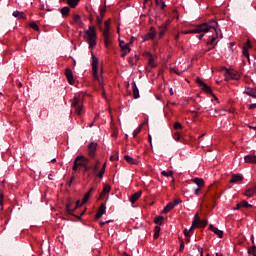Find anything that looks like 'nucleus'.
Wrapping results in <instances>:
<instances>
[{"label":"nucleus","instance_id":"12","mask_svg":"<svg viewBox=\"0 0 256 256\" xmlns=\"http://www.w3.org/2000/svg\"><path fill=\"white\" fill-rule=\"evenodd\" d=\"M65 75H66V79H67L69 85H74L75 78H73V71H71V69H69V68H66Z\"/></svg>","mask_w":256,"mask_h":256},{"label":"nucleus","instance_id":"63","mask_svg":"<svg viewBox=\"0 0 256 256\" xmlns=\"http://www.w3.org/2000/svg\"><path fill=\"white\" fill-rule=\"evenodd\" d=\"M200 189H201V188H198V187H197V188L194 190V194H195V195H199Z\"/></svg>","mask_w":256,"mask_h":256},{"label":"nucleus","instance_id":"7","mask_svg":"<svg viewBox=\"0 0 256 256\" xmlns=\"http://www.w3.org/2000/svg\"><path fill=\"white\" fill-rule=\"evenodd\" d=\"M240 79H241V76L239 75V73L226 69L225 81H231V80L239 81Z\"/></svg>","mask_w":256,"mask_h":256},{"label":"nucleus","instance_id":"53","mask_svg":"<svg viewBox=\"0 0 256 256\" xmlns=\"http://www.w3.org/2000/svg\"><path fill=\"white\" fill-rule=\"evenodd\" d=\"M191 229H193V228H190V229L185 228V229H184V235H185V237H189V233H191Z\"/></svg>","mask_w":256,"mask_h":256},{"label":"nucleus","instance_id":"26","mask_svg":"<svg viewBox=\"0 0 256 256\" xmlns=\"http://www.w3.org/2000/svg\"><path fill=\"white\" fill-rule=\"evenodd\" d=\"M256 193V187H252V188H249L245 191L244 195L246 197H253V195H255Z\"/></svg>","mask_w":256,"mask_h":256},{"label":"nucleus","instance_id":"30","mask_svg":"<svg viewBox=\"0 0 256 256\" xmlns=\"http://www.w3.org/2000/svg\"><path fill=\"white\" fill-rule=\"evenodd\" d=\"M193 183H195V185H197L198 188L203 187V185H205V181L201 178H195L193 180Z\"/></svg>","mask_w":256,"mask_h":256},{"label":"nucleus","instance_id":"22","mask_svg":"<svg viewBox=\"0 0 256 256\" xmlns=\"http://www.w3.org/2000/svg\"><path fill=\"white\" fill-rule=\"evenodd\" d=\"M245 93H246V95H249L250 97H253L254 99H256V89L247 87L245 89Z\"/></svg>","mask_w":256,"mask_h":256},{"label":"nucleus","instance_id":"47","mask_svg":"<svg viewBox=\"0 0 256 256\" xmlns=\"http://www.w3.org/2000/svg\"><path fill=\"white\" fill-rule=\"evenodd\" d=\"M242 53L244 57H247L249 59V50L245 47H243Z\"/></svg>","mask_w":256,"mask_h":256},{"label":"nucleus","instance_id":"38","mask_svg":"<svg viewBox=\"0 0 256 256\" xmlns=\"http://www.w3.org/2000/svg\"><path fill=\"white\" fill-rule=\"evenodd\" d=\"M110 33H107V36H105V34H103V38H104V43L106 45V47H108V45H111V40L109 39Z\"/></svg>","mask_w":256,"mask_h":256},{"label":"nucleus","instance_id":"4","mask_svg":"<svg viewBox=\"0 0 256 256\" xmlns=\"http://www.w3.org/2000/svg\"><path fill=\"white\" fill-rule=\"evenodd\" d=\"M71 107L75 109L76 114L81 115L83 111V98L74 96L73 99L71 100Z\"/></svg>","mask_w":256,"mask_h":256},{"label":"nucleus","instance_id":"52","mask_svg":"<svg viewBox=\"0 0 256 256\" xmlns=\"http://www.w3.org/2000/svg\"><path fill=\"white\" fill-rule=\"evenodd\" d=\"M3 199H4L3 193H0V209H3Z\"/></svg>","mask_w":256,"mask_h":256},{"label":"nucleus","instance_id":"42","mask_svg":"<svg viewBox=\"0 0 256 256\" xmlns=\"http://www.w3.org/2000/svg\"><path fill=\"white\" fill-rule=\"evenodd\" d=\"M179 241H180L179 251L180 253H183V251H185V242H183V238H179Z\"/></svg>","mask_w":256,"mask_h":256},{"label":"nucleus","instance_id":"64","mask_svg":"<svg viewBox=\"0 0 256 256\" xmlns=\"http://www.w3.org/2000/svg\"><path fill=\"white\" fill-rule=\"evenodd\" d=\"M218 115H225V110H219Z\"/></svg>","mask_w":256,"mask_h":256},{"label":"nucleus","instance_id":"1","mask_svg":"<svg viewBox=\"0 0 256 256\" xmlns=\"http://www.w3.org/2000/svg\"><path fill=\"white\" fill-rule=\"evenodd\" d=\"M215 25H217V21L210 20L208 22H205V23H202V24L196 26L193 29L184 30V31H181L180 33L182 35H189V34H193V33H209V30L214 29Z\"/></svg>","mask_w":256,"mask_h":256},{"label":"nucleus","instance_id":"34","mask_svg":"<svg viewBox=\"0 0 256 256\" xmlns=\"http://www.w3.org/2000/svg\"><path fill=\"white\" fill-rule=\"evenodd\" d=\"M164 217L163 216H157L154 218V223L156 225H163V221H164Z\"/></svg>","mask_w":256,"mask_h":256},{"label":"nucleus","instance_id":"21","mask_svg":"<svg viewBox=\"0 0 256 256\" xmlns=\"http://www.w3.org/2000/svg\"><path fill=\"white\" fill-rule=\"evenodd\" d=\"M73 21L77 27H83V20H81V16L79 14L74 15Z\"/></svg>","mask_w":256,"mask_h":256},{"label":"nucleus","instance_id":"44","mask_svg":"<svg viewBox=\"0 0 256 256\" xmlns=\"http://www.w3.org/2000/svg\"><path fill=\"white\" fill-rule=\"evenodd\" d=\"M169 25H171V20H166L165 23L162 24V29H164V31H167Z\"/></svg>","mask_w":256,"mask_h":256},{"label":"nucleus","instance_id":"32","mask_svg":"<svg viewBox=\"0 0 256 256\" xmlns=\"http://www.w3.org/2000/svg\"><path fill=\"white\" fill-rule=\"evenodd\" d=\"M76 161H79V163H85L87 165V163H89V158L81 155L76 157Z\"/></svg>","mask_w":256,"mask_h":256},{"label":"nucleus","instance_id":"27","mask_svg":"<svg viewBox=\"0 0 256 256\" xmlns=\"http://www.w3.org/2000/svg\"><path fill=\"white\" fill-rule=\"evenodd\" d=\"M172 209H175V207L173 206L172 202H169L162 210V213L167 214L169 211H172Z\"/></svg>","mask_w":256,"mask_h":256},{"label":"nucleus","instance_id":"51","mask_svg":"<svg viewBox=\"0 0 256 256\" xmlns=\"http://www.w3.org/2000/svg\"><path fill=\"white\" fill-rule=\"evenodd\" d=\"M171 203H172L173 207H177V205H179V203H181V199H176Z\"/></svg>","mask_w":256,"mask_h":256},{"label":"nucleus","instance_id":"39","mask_svg":"<svg viewBox=\"0 0 256 256\" xmlns=\"http://www.w3.org/2000/svg\"><path fill=\"white\" fill-rule=\"evenodd\" d=\"M161 175H162L163 177H173V171H171V170H169V171L163 170V171L161 172Z\"/></svg>","mask_w":256,"mask_h":256},{"label":"nucleus","instance_id":"24","mask_svg":"<svg viewBox=\"0 0 256 256\" xmlns=\"http://www.w3.org/2000/svg\"><path fill=\"white\" fill-rule=\"evenodd\" d=\"M104 25H105V28H104V30H103V35H105V37H107V33H110V32H109V29H110V27H111V20H106V21L104 22Z\"/></svg>","mask_w":256,"mask_h":256},{"label":"nucleus","instance_id":"18","mask_svg":"<svg viewBox=\"0 0 256 256\" xmlns=\"http://www.w3.org/2000/svg\"><path fill=\"white\" fill-rule=\"evenodd\" d=\"M209 229H210V231H213L214 234L219 237V239L223 238V231L222 230H219L218 228H216L212 224H210Z\"/></svg>","mask_w":256,"mask_h":256},{"label":"nucleus","instance_id":"48","mask_svg":"<svg viewBox=\"0 0 256 256\" xmlns=\"http://www.w3.org/2000/svg\"><path fill=\"white\" fill-rule=\"evenodd\" d=\"M104 16H97V25H102Z\"/></svg>","mask_w":256,"mask_h":256},{"label":"nucleus","instance_id":"55","mask_svg":"<svg viewBox=\"0 0 256 256\" xmlns=\"http://www.w3.org/2000/svg\"><path fill=\"white\" fill-rule=\"evenodd\" d=\"M174 139L176 141H179V139H181V134H179L178 132L174 134Z\"/></svg>","mask_w":256,"mask_h":256},{"label":"nucleus","instance_id":"61","mask_svg":"<svg viewBox=\"0 0 256 256\" xmlns=\"http://www.w3.org/2000/svg\"><path fill=\"white\" fill-rule=\"evenodd\" d=\"M205 33L207 32H201L200 35L198 36V39H203V37H205Z\"/></svg>","mask_w":256,"mask_h":256},{"label":"nucleus","instance_id":"2","mask_svg":"<svg viewBox=\"0 0 256 256\" xmlns=\"http://www.w3.org/2000/svg\"><path fill=\"white\" fill-rule=\"evenodd\" d=\"M218 27H219V23H217L216 21V25L214 26V28H210L208 30V33L209 31L211 33H215L214 35H212L211 39L207 42V45L212 46L210 49H215V47L219 43V40L217 39H223V33H221V29H218Z\"/></svg>","mask_w":256,"mask_h":256},{"label":"nucleus","instance_id":"46","mask_svg":"<svg viewBox=\"0 0 256 256\" xmlns=\"http://www.w3.org/2000/svg\"><path fill=\"white\" fill-rule=\"evenodd\" d=\"M82 205H83V202L81 203L80 200H77V201H76V205H75V207L73 208L74 211H77V209H79V207H81Z\"/></svg>","mask_w":256,"mask_h":256},{"label":"nucleus","instance_id":"40","mask_svg":"<svg viewBox=\"0 0 256 256\" xmlns=\"http://www.w3.org/2000/svg\"><path fill=\"white\" fill-rule=\"evenodd\" d=\"M195 220L192 222V226L191 229H193V227H197V225H199V214H195Z\"/></svg>","mask_w":256,"mask_h":256},{"label":"nucleus","instance_id":"29","mask_svg":"<svg viewBox=\"0 0 256 256\" xmlns=\"http://www.w3.org/2000/svg\"><path fill=\"white\" fill-rule=\"evenodd\" d=\"M111 191V186L109 185H104V188L102 190V192L100 193V197H105V195H107V193H110Z\"/></svg>","mask_w":256,"mask_h":256},{"label":"nucleus","instance_id":"28","mask_svg":"<svg viewBox=\"0 0 256 256\" xmlns=\"http://www.w3.org/2000/svg\"><path fill=\"white\" fill-rule=\"evenodd\" d=\"M80 0H67V4L71 9H75L79 5Z\"/></svg>","mask_w":256,"mask_h":256},{"label":"nucleus","instance_id":"36","mask_svg":"<svg viewBox=\"0 0 256 256\" xmlns=\"http://www.w3.org/2000/svg\"><path fill=\"white\" fill-rule=\"evenodd\" d=\"M155 1H156V5L160 7V9H165V7H167V4H165V1L163 0H155Z\"/></svg>","mask_w":256,"mask_h":256},{"label":"nucleus","instance_id":"57","mask_svg":"<svg viewBox=\"0 0 256 256\" xmlns=\"http://www.w3.org/2000/svg\"><path fill=\"white\" fill-rule=\"evenodd\" d=\"M73 181H75V176H72V177L70 178V181H69V183H68V186H69V187H71V185L73 184Z\"/></svg>","mask_w":256,"mask_h":256},{"label":"nucleus","instance_id":"56","mask_svg":"<svg viewBox=\"0 0 256 256\" xmlns=\"http://www.w3.org/2000/svg\"><path fill=\"white\" fill-rule=\"evenodd\" d=\"M241 202L236 204V207L234 208V211H239L241 209Z\"/></svg>","mask_w":256,"mask_h":256},{"label":"nucleus","instance_id":"19","mask_svg":"<svg viewBox=\"0 0 256 256\" xmlns=\"http://www.w3.org/2000/svg\"><path fill=\"white\" fill-rule=\"evenodd\" d=\"M243 181V176L240 174H233L230 183H241Z\"/></svg>","mask_w":256,"mask_h":256},{"label":"nucleus","instance_id":"33","mask_svg":"<svg viewBox=\"0 0 256 256\" xmlns=\"http://www.w3.org/2000/svg\"><path fill=\"white\" fill-rule=\"evenodd\" d=\"M249 256H256V246L253 245L247 250Z\"/></svg>","mask_w":256,"mask_h":256},{"label":"nucleus","instance_id":"17","mask_svg":"<svg viewBox=\"0 0 256 256\" xmlns=\"http://www.w3.org/2000/svg\"><path fill=\"white\" fill-rule=\"evenodd\" d=\"M244 161H245V163H250L252 165H256V155H251V154L246 155L244 157Z\"/></svg>","mask_w":256,"mask_h":256},{"label":"nucleus","instance_id":"49","mask_svg":"<svg viewBox=\"0 0 256 256\" xmlns=\"http://www.w3.org/2000/svg\"><path fill=\"white\" fill-rule=\"evenodd\" d=\"M174 129H176V130H178V129H183V125H181V123H179V122H176V123L174 124Z\"/></svg>","mask_w":256,"mask_h":256},{"label":"nucleus","instance_id":"8","mask_svg":"<svg viewBox=\"0 0 256 256\" xmlns=\"http://www.w3.org/2000/svg\"><path fill=\"white\" fill-rule=\"evenodd\" d=\"M196 83L199 87H201V89H202V91H204V93L213 95V90L211 89V87H209V85H207L205 82H203V80H201V78H197Z\"/></svg>","mask_w":256,"mask_h":256},{"label":"nucleus","instance_id":"9","mask_svg":"<svg viewBox=\"0 0 256 256\" xmlns=\"http://www.w3.org/2000/svg\"><path fill=\"white\" fill-rule=\"evenodd\" d=\"M99 144H97L96 142H90L88 144V155L91 159H94L96 153H97V147Z\"/></svg>","mask_w":256,"mask_h":256},{"label":"nucleus","instance_id":"37","mask_svg":"<svg viewBox=\"0 0 256 256\" xmlns=\"http://www.w3.org/2000/svg\"><path fill=\"white\" fill-rule=\"evenodd\" d=\"M89 197H91V191H88V192L84 195V197H83V199H82V205H85V203H87V201H89Z\"/></svg>","mask_w":256,"mask_h":256},{"label":"nucleus","instance_id":"50","mask_svg":"<svg viewBox=\"0 0 256 256\" xmlns=\"http://www.w3.org/2000/svg\"><path fill=\"white\" fill-rule=\"evenodd\" d=\"M148 63L151 67H155V59H153V57L149 58Z\"/></svg>","mask_w":256,"mask_h":256},{"label":"nucleus","instance_id":"20","mask_svg":"<svg viewBox=\"0 0 256 256\" xmlns=\"http://www.w3.org/2000/svg\"><path fill=\"white\" fill-rule=\"evenodd\" d=\"M13 17H17L18 19H27V15H25V12H21L19 10H16L12 13Z\"/></svg>","mask_w":256,"mask_h":256},{"label":"nucleus","instance_id":"25","mask_svg":"<svg viewBox=\"0 0 256 256\" xmlns=\"http://www.w3.org/2000/svg\"><path fill=\"white\" fill-rule=\"evenodd\" d=\"M70 11H71V9L69 8V6H65V7L61 8L60 13H61L62 17H69Z\"/></svg>","mask_w":256,"mask_h":256},{"label":"nucleus","instance_id":"10","mask_svg":"<svg viewBox=\"0 0 256 256\" xmlns=\"http://www.w3.org/2000/svg\"><path fill=\"white\" fill-rule=\"evenodd\" d=\"M79 165H83L84 166L85 173H89V171H91V167H89L88 164H85L83 162H79V160H77V158L74 159V165L72 167V170L73 171H77V169H79Z\"/></svg>","mask_w":256,"mask_h":256},{"label":"nucleus","instance_id":"45","mask_svg":"<svg viewBox=\"0 0 256 256\" xmlns=\"http://www.w3.org/2000/svg\"><path fill=\"white\" fill-rule=\"evenodd\" d=\"M30 27L31 29H34V31H39V26L34 22L30 23Z\"/></svg>","mask_w":256,"mask_h":256},{"label":"nucleus","instance_id":"43","mask_svg":"<svg viewBox=\"0 0 256 256\" xmlns=\"http://www.w3.org/2000/svg\"><path fill=\"white\" fill-rule=\"evenodd\" d=\"M142 125H139L132 133L133 137H135L136 135H139V133H141V129H142Z\"/></svg>","mask_w":256,"mask_h":256},{"label":"nucleus","instance_id":"14","mask_svg":"<svg viewBox=\"0 0 256 256\" xmlns=\"http://www.w3.org/2000/svg\"><path fill=\"white\" fill-rule=\"evenodd\" d=\"M119 45H120L121 51H126V53H131V48L129 47L131 43L125 44V41L120 40Z\"/></svg>","mask_w":256,"mask_h":256},{"label":"nucleus","instance_id":"41","mask_svg":"<svg viewBox=\"0 0 256 256\" xmlns=\"http://www.w3.org/2000/svg\"><path fill=\"white\" fill-rule=\"evenodd\" d=\"M240 205H241L242 207H244L245 209H249V208L253 207V205L249 204V202H247V201H245V200H243L242 202H240Z\"/></svg>","mask_w":256,"mask_h":256},{"label":"nucleus","instance_id":"31","mask_svg":"<svg viewBox=\"0 0 256 256\" xmlns=\"http://www.w3.org/2000/svg\"><path fill=\"white\" fill-rule=\"evenodd\" d=\"M105 169H107V163H104V164L102 165L101 170H100L99 173L97 174V177H98L99 179H103V175H105Z\"/></svg>","mask_w":256,"mask_h":256},{"label":"nucleus","instance_id":"3","mask_svg":"<svg viewBox=\"0 0 256 256\" xmlns=\"http://www.w3.org/2000/svg\"><path fill=\"white\" fill-rule=\"evenodd\" d=\"M84 34L86 35L88 39V45L93 49L95 45H97V32L95 31V27L89 26V29L84 31Z\"/></svg>","mask_w":256,"mask_h":256},{"label":"nucleus","instance_id":"54","mask_svg":"<svg viewBox=\"0 0 256 256\" xmlns=\"http://www.w3.org/2000/svg\"><path fill=\"white\" fill-rule=\"evenodd\" d=\"M106 12H107V10L105 8H101L100 9V17H105Z\"/></svg>","mask_w":256,"mask_h":256},{"label":"nucleus","instance_id":"15","mask_svg":"<svg viewBox=\"0 0 256 256\" xmlns=\"http://www.w3.org/2000/svg\"><path fill=\"white\" fill-rule=\"evenodd\" d=\"M131 85H132L133 98L139 99L140 95H139V88L137 87V83L133 81Z\"/></svg>","mask_w":256,"mask_h":256},{"label":"nucleus","instance_id":"60","mask_svg":"<svg viewBox=\"0 0 256 256\" xmlns=\"http://www.w3.org/2000/svg\"><path fill=\"white\" fill-rule=\"evenodd\" d=\"M248 109H256V103L250 104Z\"/></svg>","mask_w":256,"mask_h":256},{"label":"nucleus","instance_id":"23","mask_svg":"<svg viewBox=\"0 0 256 256\" xmlns=\"http://www.w3.org/2000/svg\"><path fill=\"white\" fill-rule=\"evenodd\" d=\"M124 159L126 162L129 163V165H137V163H139V161L135 160V158L129 156V155H125Z\"/></svg>","mask_w":256,"mask_h":256},{"label":"nucleus","instance_id":"13","mask_svg":"<svg viewBox=\"0 0 256 256\" xmlns=\"http://www.w3.org/2000/svg\"><path fill=\"white\" fill-rule=\"evenodd\" d=\"M157 36V31H155V28H151L149 32L144 36V41H149L151 39H155Z\"/></svg>","mask_w":256,"mask_h":256},{"label":"nucleus","instance_id":"16","mask_svg":"<svg viewBox=\"0 0 256 256\" xmlns=\"http://www.w3.org/2000/svg\"><path fill=\"white\" fill-rule=\"evenodd\" d=\"M143 195L142 191L135 192L131 197H130V203L135 204L139 200V198Z\"/></svg>","mask_w":256,"mask_h":256},{"label":"nucleus","instance_id":"5","mask_svg":"<svg viewBox=\"0 0 256 256\" xmlns=\"http://www.w3.org/2000/svg\"><path fill=\"white\" fill-rule=\"evenodd\" d=\"M99 58H97V56L92 54V73H93V77L96 80H99Z\"/></svg>","mask_w":256,"mask_h":256},{"label":"nucleus","instance_id":"11","mask_svg":"<svg viewBox=\"0 0 256 256\" xmlns=\"http://www.w3.org/2000/svg\"><path fill=\"white\" fill-rule=\"evenodd\" d=\"M107 211V204L106 203H102L95 215L96 219H101V217H103V215H105V212Z\"/></svg>","mask_w":256,"mask_h":256},{"label":"nucleus","instance_id":"35","mask_svg":"<svg viewBox=\"0 0 256 256\" xmlns=\"http://www.w3.org/2000/svg\"><path fill=\"white\" fill-rule=\"evenodd\" d=\"M89 167H90V171L92 170V175L97 177V175H99V173H97V171H99V166L93 165V166H89Z\"/></svg>","mask_w":256,"mask_h":256},{"label":"nucleus","instance_id":"58","mask_svg":"<svg viewBox=\"0 0 256 256\" xmlns=\"http://www.w3.org/2000/svg\"><path fill=\"white\" fill-rule=\"evenodd\" d=\"M155 233H161V227L155 226Z\"/></svg>","mask_w":256,"mask_h":256},{"label":"nucleus","instance_id":"62","mask_svg":"<svg viewBox=\"0 0 256 256\" xmlns=\"http://www.w3.org/2000/svg\"><path fill=\"white\" fill-rule=\"evenodd\" d=\"M148 141L150 143V145H153V138L151 137V135L148 136Z\"/></svg>","mask_w":256,"mask_h":256},{"label":"nucleus","instance_id":"59","mask_svg":"<svg viewBox=\"0 0 256 256\" xmlns=\"http://www.w3.org/2000/svg\"><path fill=\"white\" fill-rule=\"evenodd\" d=\"M129 52H127V50H122V54L121 57H126L128 55Z\"/></svg>","mask_w":256,"mask_h":256},{"label":"nucleus","instance_id":"6","mask_svg":"<svg viewBox=\"0 0 256 256\" xmlns=\"http://www.w3.org/2000/svg\"><path fill=\"white\" fill-rule=\"evenodd\" d=\"M71 205H73V200H68L66 203L65 213H67L68 215H73V217H76L77 219H81V217L85 215V211H83L80 215L77 216L73 214L75 213V209L71 208Z\"/></svg>","mask_w":256,"mask_h":256}]
</instances>
